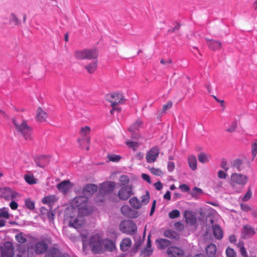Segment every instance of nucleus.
<instances>
[{"mask_svg": "<svg viewBox=\"0 0 257 257\" xmlns=\"http://www.w3.org/2000/svg\"><path fill=\"white\" fill-rule=\"evenodd\" d=\"M167 254L170 257H204L202 254H197L194 256H185L182 249L176 247H169L167 249Z\"/></svg>", "mask_w": 257, "mask_h": 257, "instance_id": "10", "label": "nucleus"}, {"mask_svg": "<svg viewBox=\"0 0 257 257\" xmlns=\"http://www.w3.org/2000/svg\"><path fill=\"white\" fill-rule=\"evenodd\" d=\"M199 161L201 163H208L211 159V155L205 153H200L198 156Z\"/></svg>", "mask_w": 257, "mask_h": 257, "instance_id": "23", "label": "nucleus"}, {"mask_svg": "<svg viewBox=\"0 0 257 257\" xmlns=\"http://www.w3.org/2000/svg\"><path fill=\"white\" fill-rule=\"evenodd\" d=\"M21 194L9 187H0V197L6 200L17 199L21 197Z\"/></svg>", "mask_w": 257, "mask_h": 257, "instance_id": "8", "label": "nucleus"}, {"mask_svg": "<svg viewBox=\"0 0 257 257\" xmlns=\"http://www.w3.org/2000/svg\"><path fill=\"white\" fill-rule=\"evenodd\" d=\"M14 123L16 129L20 132L26 140L31 139V128L27 125L26 121L21 118L14 120Z\"/></svg>", "mask_w": 257, "mask_h": 257, "instance_id": "4", "label": "nucleus"}, {"mask_svg": "<svg viewBox=\"0 0 257 257\" xmlns=\"http://www.w3.org/2000/svg\"><path fill=\"white\" fill-rule=\"evenodd\" d=\"M155 187L157 190H160L163 188V185L159 181L155 184Z\"/></svg>", "mask_w": 257, "mask_h": 257, "instance_id": "60", "label": "nucleus"}, {"mask_svg": "<svg viewBox=\"0 0 257 257\" xmlns=\"http://www.w3.org/2000/svg\"><path fill=\"white\" fill-rule=\"evenodd\" d=\"M188 162L189 167L192 170H195L197 168V160L196 157L190 155L188 158Z\"/></svg>", "mask_w": 257, "mask_h": 257, "instance_id": "27", "label": "nucleus"}, {"mask_svg": "<svg viewBox=\"0 0 257 257\" xmlns=\"http://www.w3.org/2000/svg\"><path fill=\"white\" fill-rule=\"evenodd\" d=\"M92 60L91 62L85 66V69L89 73H93L97 69V60L96 58L91 59Z\"/></svg>", "mask_w": 257, "mask_h": 257, "instance_id": "21", "label": "nucleus"}, {"mask_svg": "<svg viewBox=\"0 0 257 257\" xmlns=\"http://www.w3.org/2000/svg\"><path fill=\"white\" fill-rule=\"evenodd\" d=\"M251 152L252 158L253 160L255 158L257 155V139L254 140L251 143Z\"/></svg>", "mask_w": 257, "mask_h": 257, "instance_id": "34", "label": "nucleus"}, {"mask_svg": "<svg viewBox=\"0 0 257 257\" xmlns=\"http://www.w3.org/2000/svg\"><path fill=\"white\" fill-rule=\"evenodd\" d=\"M46 257H62L61 255V253L58 249L53 248L52 250L49 251V253H47ZM63 257H65L64 256Z\"/></svg>", "mask_w": 257, "mask_h": 257, "instance_id": "33", "label": "nucleus"}, {"mask_svg": "<svg viewBox=\"0 0 257 257\" xmlns=\"http://www.w3.org/2000/svg\"><path fill=\"white\" fill-rule=\"evenodd\" d=\"M107 158L109 161L117 162L120 160L121 157L118 155L109 154L107 156Z\"/></svg>", "mask_w": 257, "mask_h": 257, "instance_id": "36", "label": "nucleus"}, {"mask_svg": "<svg viewBox=\"0 0 257 257\" xmlns=\"http://www.w3.org/2000/svg\"><path fill=\"white\" fill-rule=\"evenodd\" d=\"M16 240L20 243H24L26 241V239L22 233L17 234L16 236Z\"/></svg>", "mask_w": 257, "mask_h": 257, "instance_id": "47", "label": "nucleus"}, {"mask_svg": "<svg viewBox=\"0 0 257 257\" xmlns=\"http://www.w3.org/2000/svg\"><path fill=\"white\" fill-rule=\"evenodd\" d=\"M212 231L213 235L216 239H221L223 237V230L220 226L218 225H213Z\"/></svg>", "mask_w": 257, "mask_h": 257, "instance_id": "20", "label": "nucleus"}, {"mask_svg": "<svg viewBox=\"0 0 257 257\" xmlns=\"http://www.w3.org/2000/svg\"><path fill=\"white\" fill-rule=\"evenodd\" d=\"M217 177L220 179H225L227 177V171L225 170H219L217 173Z\"/></svg>", "mask_w": 257, "mask_h": 257, "instance_id": "44", "label": "nucleus"}, {"mask_svg": "<svg viewBox=\"0 0 257 257\" xmlns=\"http://www.w3.org/2000/svg\"><path fill=\"white\" fill-rule=\"evenodd\" d=\"M108 100L111 104L113 109L110 110V113L112 114L113 111L116 109L115 106L117 104L121 103L123 100V96L121 93L118 92H114L111 93L108 96Z\"/></svg>", "mask_w": 257, "mask_h": 257, "instance_id": "11", "label": "nucleus"}, {"mask_svg": "<svg viewBox=\"0 0 257 257\" xmlns=\"http://www.w3.org/2000/svg\"><path fill=\"white\" fill-rule=\"evenodd\" d=\"M237 126V123L236 122H233L231 125L227 129V131L229 132H233L235 131Z\"/></svg>", "mask_w": 257, "mask_h": 257, "instance_id": "50", "label": "nucleus"}, {"mask_svg": "<svg viewBox=\"0 0 257 257\" xmlns=\"http://www.w3.org/2000/svg\"><path fill=\"white\" fill-rule=\"evenodd\" d=\"M115 187V184L113 182H105L100 185L98 195L97 197V201H102L104 196L107 193L113 190Z\"/></svg>", "mask_w": 257, "mask_h": 257, "instance_id": "7", "label": "nucleus"}, {"mask_svg": "<svg viewBox=\"0 0 257 257\" xmlns=\"http://www.w3.org/2000/svg\"><path fill=\"white\" fill-rule=\"evenodd\" d=\"M156 201L155 200H154L153 201V204H152V208H151V211H150V215H152L154 211H155V207H156Z\"/></svg>", "mask_w": 257, "mask_h": 257, "instance_id": "63", "label": "nucleus"}, {"mask_svg": "<svg viewBox=\"0 0 257 257\" xmlns=\"http://www.w3.org/2000/svg\"><path fill=\"white\" fill-rule=\"evenodd\" d=\"M25 181L29 184L32 185L37 184L38 180L31 173H28L24 176Z\"/></svg>", "mask_w": 257, "mask_h": 257, "instance_id": "26", "label": "nucleus"}, {"mask_svg": "<svg viewBox=\"0 0 257 257\" xmlns=\"http://www.w3.org/2000/svg\"><path fill=\"white\" fill-rule=\"evenodd\" d=\"M249 181V177L245 174L233 173L231 174L229 183L232 193H240L239 187H243Z\"/></svg>", "mask_w": 257, "mask_h": 257, "instance_id": "3", "label": "nucleus"}, {"mask_svg": "<svg viewBox=\"0 0 257 257\" xmlns=\"http://www.w3.org/2000/svg\"><path fill=\"white\" fill-rule=\"evenodd\" d=\"M141 123L140 122H136L129 128V131L131 132H135L136 130H138V127L141 125Z\"/></svg>", "mask_w": 257, "mask_h": 257, "instance_id": "48", "label": "nucleus"}, {"mask_svg": "<svg viewBox=\"0 0 257 257\" xmlns=\"http://www.w3.org/2000/svg\"><path fill=\"white\" fill-rule=\"evenodd\" d=\"M11 21L14 22L15 24H18L19 23L18 19L13 14L11 15Z\"/></svg>", "mask_w": 257, "mask_h": 257, "instance_id": "58", "label": "nucleus"}, {"mask_svg": "<svg viewBox=\"0 0 257 257\" xmlns=\"http://www.w3.org/2000/svg\"><path fill=\"white\" fill-rule=\"evenodd\" d=\"M121 212L125 216L130 218H135L137 217V212L132 210L128 206L123 205L121 208Z\"/></svg>", "mask_w": 257, "mask_h": 257, "instance_id": "16", "label": "nucleus"}, {"mask_svg": "<svg viewBox=\"0 0 257 257\" xmlns=\"http://www.w3.org/2000/svg\"><path fill=\"white\" fill-rule=\"evenodd\" d=\"M167 168L169 172H172L175 169V164L172 162H169L167 165Z\"/></svg>", "mask_w": 257, "mask_h": 257, "instance_id": "51", "label": "nucleus"}, {"mask_svg": "<svg viewBox=\"0 0 257 257\" xmlns=\"http://www.w3.org/2000/svg\"><path fill=\"white\" fill-rule=\"evenodd\" d=\"M25 205L26 207L30 210H33L35 208L34 202L29 199H27L25 200Z\"/></svg>", "mask_w": 257, "mask_h": 257, "instance_id": "43", "label": "nucleus"}, {"mask_svg": "<svg viewBox=\"0 0 257 257\" xmlns=\"http://www.w3.org/2000/svg\"><path fill=\"white\" fill-rule=\"evenodd\" d=\"M164 235L166 237L171 238H176L178 237L177 233L171 230H166L164 233Z\"/></svg>", "mask_w": 257, "mask_h": 257, "instance_id": "38", "label": "nucleus"}, {"mask_svg": "<svg viewBox=\"0 0 257 257\" xmlns=\"http://www.w3.org/2000/svg\"><path fill=\"white\" fill-rule=\"evenodd\" d=\"M47 113L42 108L39 107L36 111V118L40 122L45 121L47 118Z\"/></svg>", "mask_w": 257, "mask_h": 257, "instance_id": "19", "label": "nucleus"}, {"mask_svg": "<svg viewBox=\"0 0 257 257\" xmlns=\"http://www.w3.org/2000/svg\"><path fill=\"white\" fill-rule=\"evenodd\" d=\"M131 244L132 241L130 238H124L121 242L120 248L122 251H126L130 248Z\"/></svg>", "mask_w": 257, "mask_h": 257, "instance_id": "24", "label": "nucleus"}, {"mask_svg": "<svg viewBox=\"0 0 257 257\" xmlns=\"http://www.w3.org/2000/svg\"><path fill=\"white\" fill-rule=\"evenodd\" d=\"M125 144L128 147L133 149L134 151H135L140 145L137 142L133 141H126Z\"/></svg>", "mask_w": 257, "mask_h": 257, "instance_id": "39", "label": "nucleus"}, {"mask_svg": "<svg viewBox=\"0 0 257 257\" xmlns=\"http://www.w3.org/2000/svg\"><path fill=\"white\" fill-rule=\"evenodd\" d=\"M119 182L121 185H124L129 182V178L126 175H122L120 177Z\"/></svg>", "mask_w": 257, "mask_h": 257, "instance_id": "45", "label": "nucleus"}, {"mask_svg": "<svg viewBox=\"0 0 257 257\" xmlns=\"http://www.w3.org/2000/svg\"><path fill=\"white\" fill-rule=\"evenodd\" d=\"M1 257H13L14 248L13 244L10 242H6L1 247Z\"/></svg>", "mask_w": 257, "mask_h": 257, "instance_id": "12", "label": "nucleus"}, {"mask_svg": "<svg viewBox=\"0 0 257 257\" xmlns=\"http://www.w3.org/2000/svg\"><path fill=\"white\" fill-rule=\"evenodd\" d=\"M252 196V191L250 186L247 187L246 191L244 195L240 198L241 201L243 202L248 201Z\"/></svg>", "mask_w": 257, "mask_h": 257, "instance_id": "28", "label": "nucleus"}, {"mask_svg": "<svg viewBox=\"0 0 257 257\" xmlns=\"http://www.w3.org/2000/svg\"><path fill=\"white\" fill-rule=\"evenodd\" d=\"M47 217L50 221H53L54 219V214L53 211L50 210L47 213Z\"/></svg>", "mask_w": 257, "mask_h": 257, "instance_id": "55", "label": "nucleus"}, {"mask_svg": "<svg viewBox=\"0 0 257 257\" xmlns=\"http://www.w3.org/2000/svg\"><path fill=\"white\" fill-rule=\"evenodd\" d=\"M10 206L12 209L16 210L18 208V205L16 202L13 201L10 203Z\"/></svg>", "mask_w": 257, "mask_h": 257, "instance_id": "57", "label": "nucleus"}, {"mask_svg": "<svg viewBox=\"0 0 257 257\" xmlns=\"http://www.w3.org/2000/svg\"><path fill=\"white\" fill-rule=\"evenodd\" d=\"M120 230L127 234H133L137 230L136 224L131 220H125L121 222L120 224Z\"/></svg>", "mask_w": 257, "mask_h": 257, "instance_id": "9", "label": "nucleus"}, {"mask_svg": "<svg viewBox=\"0 0 257 257\" xmlns=\"http://www.w3.org/2000/svg\"><path fill=\"white\" fill-rule=\"evenodd\" d=\"M255 233L253 228L249 225H244L243 227L241 235L243 238H248L252 236Z\"/></svg>", "mask_w": 257, "mask_h": 257, "instance_id": "17", "label": "nucleus"}, {"mask_svg": "<svg viewBox=\"0 0 257 257\" xmlns=\"http://www.w3.org/2000/svg\"><path fill=\"white\" fill-rule=\"evenodd\" d=\"M180 214V211L178 210L175 209L169 213V217L171 219H174L179 217Z\"/></svg>", "mask_w": 257, "mask_h": 257, "instance_id": "41", "label": "nucleus"}, {"mask_svg": "<svg viewBox=\"0 0 257 257\" xmlns=\"http://www.w3.org/2000/svg\"><path fill=\"white\" fill-rule=\"evenodd\" d=\"M97 190V186L89 184L86 185L82 191L83 196L74 198L70 205L65 210L64 220L70 227L76 229L81 228L84 224V216L91 212L88 207L87 199Z\"/></svg>", "mask_w": 257, "mask_h": 257, "instance_id": "1", "label": "nucleus"}, {"mask_svg": "<svg viewBox=\"0 0 257 257\" xmlns=\"http://www.w3.org/2000/svg\"><path fill=\"white\" fill-rule=\"evenodd\" d=\"M164 198L166 200H170L171 199V193L169 191L166 192L164 195Z\"/></svg>", "mask_w": 257, "mask_h": 257, "instance_id": "62", "label": "nucleus"}, {"mask_svg": "<svg viewBox=\"0 0 257 257\" xmlns=\"http://www.w3.org/2000/svg\"><path fill=\"white\" fill-rule=\"evenodd\" d=\"M156 243L157 247L160 249L165 248L170 244L168 240L163 238L157 239Z\"/></svg>", "mask_w": 257, "mask_h": 257, "instance_id": "22", "label": "nucleus"}, {"mask_svg": "<svg viewBox=\"0 0 257 257\" xmlns=\"http://www.w3.org/2000/svg\"><path fill=\"white\" fill-rule=\"evenodd\" d=\"M179 188L183 192H188L190 190L189 187L186 184H181L179 186Z\"/></svg>", "mask_w": 257, "mask_h": 257, "instance_id": "53", "label": "nucleus"}, {"mask_svg": "<svg viewBox=\"0 0 257 257\" xmlns=\"http://www.w3.org/2000/svg\"><path fill=\"white\" fill-rule=\"evenodd\" d=\"M90 131L91 128L88 126H82L80 129L79 134L83 138L78 139V142L80 146L86 150H89V145L90 141L89 135L90 133Z\"/></svg>", "mask_w": 257, "mask_h": 257, "instance_id": "5", "label": "nucleus"}, {"mask_svg": "<svg viewBox=\"0 0 257 257\" xmlns=\"http://www.w3.org/2000/svg\"><path fill=\"white\" fill-rule=\"evenodd\" d=\"M58 189L63 194H66L73 187V184L69 180H65L58 184Z\"/></svg>", "mask_w": 257, "mask_h": 257, "instance_id": "15", "label": "nucleus"}, {"mask_svg": "<svg viewBox=\"0 0 257 257\" xmlns=\"http://www.w3.org/2000/svg\"><path fill=\"white\" fill-rule=\"evenodd\" d=\"M160 150L158 147H154L151 149L146 154V161L149 163L155 162L158 158Z\"/></svg>", "mask_w": 257, "mask_h": 257, "instance_id": "13", "label": "nucleus"}, {"mask_svg": "<svg viewBox=\"0 0 257 257\" xmlns=\"http://www.w3.org/2000/svg\"><path fill=\"white\" fill-rule=\"evenodd\" d=\"M203 194V192L202 189L195 187L191 193V195L192 197L195 199H198L201 195Z\"/></svg>", "mask_w": 257, "mask_h": 257, "instance_id": "32", "label": "nucleus"}, {"mask_svg": "<svg viewBox=\"0 0 257 257\" xmlns=\"http://www.w3.org/2000/svg\"><path fill=\"white\" fill-rule=\"evenodd\" d=\"M214 98L215 99V100L220 104V105H221V106L222 107H224V104H225V103H224V100H220V99H218L215 96H214Z\"/></svg>", "mask_w": 257, "mask_h": 257, "instance_id": "61", "label": "nucleus"}, {"mask_svg": "<svg viewBox=\"0 0 257 257\" xmlns=\"http://www.w3.org/2000/svg\"><path fill=\"white\" fill-rule=\"evenodd\" d=\"M57 200V198L54 195L47 196L43 198L42 202L44 204L51 205Z\"/></svg>", "mask_w": 257, "mask_h": 257, "instance_id": "31", "label": "nucleus"}, {"mask_svg": "<svg viewBox=\"0 0 257 257\" xmlns=\"http://www.w3.org/2000/svg\"><path fill=\"white\" fill-rule=\"evenodd\" d=\"M142 177L143 178V179L145 180L146 181H147L148 183H151V178L150 177V176L146 174H142Z\"/></svg>", "mask_w": 257, "mask_h": 257, "instance_id": "56", "label": "nucleus"}, {"mask_svg": "<svg viewBox=\"0 0 257 257\" xmlns=\"http://www.w3.org/2000/svg\"><path fill=\"white\" fill-rule=\"evenodd\" d=\"M172 103L171 101H168L166 104H164L163 106V111H165L168 109L172 107Z\"/></svg>", "mask_w": 257, "mask_h": 257, "instance_id": "52", "label": "nucleus"}, {"mask_svg": "<svg viewBox=\"0 0 257 257\" xmlns=\"http://www.w3.org/2000/svg\"><path fill=\"white\" fill-rule=\"evenodd\" d=\"M240 208L242 210L245 212H247L250 210V206L246 204L241 203Z\"/></svg>", "mask_w": 257, "mask_h": 257, "instance_id": "49", "label": "nucleus"}, {"mask_svg": "<svg viewBox=\"0 0 257 257\" xmlns=\"http://www.w3.org/2000/svg\"><path fill=\"white\" fill-rule=\"evenodd\" d=\"M174 226H175V228L178 230H182L183 228V224L179 222H176V223H175Z\"/></svg>", "mask_w": 257, "mask_h": 257, "instance_id": "59", "label": "nucleus"}, {"mask_svg": "<svg viewBox=\"0 0 257 257\" xmlns=\"http://www.w3.org/2000/svg\"><path fill=\"white\" fill-rule=\"evenodd\" d=\"M220 167L226 171H227V170H228V168L227 167V162L225 159L222 160L220 163Z\"/></svg>", "mask_w": 257, "mask_h": 257, "instance_id": "54", "label": "nucleus"}, {"mask_svg": "<svg viewBox=\"0 0 257 257\" xmlns=\"http://www.w3.org/2000/svg\"><path fill=\"white\" fill-rule=\"evenodd\" d=\"M184 217L186 223L193 225L196 222V217L192 212L189 210H186L184 212Z\"/></svg>", "mask_w": 257, "mask_h": 257, "instance_id": "18", "label": "nucleus"}, {"mask_svg": "<svg viewBox=\"0 0 257 257\" xmlns=\"http://www.w3.org/2000/svg\"><path fill=\"white\" fill-rule=\"evenodd\" d=\"M77 59H91L97 58L98 54L95 49H84L76 51L74 54Z\"/></svg>", "mask_w": 257, "mask_h": 257, "instance_id": "6", "label": "nucleus"}, {"mask_svg": "<svg viewBox=\"0 0 257 257\" xmlns=\"http://www.w3.org/2000/svg\"><path fill=\"white\" fill-rule=\"evenodd\" d=\"M150 171L155 175L161 176L163 174L162 171L160 169L151 168Z\"/></svg>", "mask_w": 257, "mask_h": 257, "instance_id": "42", "label": "nucleus"}, {"mask_svg": "<svg viewBox=\"0 0 257 257\" xmlns=\"http://www.w3.org/2000/svg\"><path fill=\"white\" fill-rule=\"evenodd\" d=\"M47 245L44 242H38L36 245L35 251L37 253H41L46 250Z\"/></svg>", "mask_w": 257, "mask_h": 257, "instance_id": "29", "label": "nucleus"}, {"mask_svg": "<svg viewBox=\"0 0 257 257\" xmlns=\"http://www.w3.org/2000/svg\"><path fill=\"white\" fill-rule=\"evenodd\" d=\"M171 62H172V61H171V60L170 59H168V60H165L164 59H162L161 61V63L162 64H164V65L169 64L171 63Z\"/></svg>", "mask_w": 257, "mask_h": 257, "instance_id": "64", "label": "nucleus"}, {"mask_svg": "<svg viewBox=\"0 0 257 257\" xmlns=\"http://www.w3.org/2000/svg\"><path fill=\"white\" fill-rule=\"evenodd\" d=\"M207 45L212 50H218L221 48V43L220 42L212 40H208Z\"/></svg>", "mask_w": 257, "mask_h": 257, "instance_id": "30", "label": "nucleus"}, {"mask_svg": "<svg viewBox=\"0 0 257 257\" xmlns=\"http://www.w3.org/2000/svg\"><path fill=\"white\" fill-rule=\"evenodd\" d=\"M150 194L148 191H146L145 194L143 195L141 197V202L143 205H146L150 200Z\"/></svg>", "mask_w": 257, "mask_h": 257, "instance_id": "37", "label": "nucleus"}, {"mask_svg": "<svg viewBox=\"0 0 257 257\" xmlns=\"http://www.w3.org/2000/svg\"><path fill=\"white\" fill-rule=\"evenodd\" d=\"M0 217L4 219H9L10 217V214L8 212V209L7 208H3L1 210Z\"/></svg>", "mask_w": 257, "mask_h": 257, "instance_id": "40", "label": "nucleus"}, {"mask_svg": "<svg viewBox=\"0 0 257 257\" xmlns=\"http://www.w3.org/2000/svg\"><path fill=\"white\" fill-rule=\"evenodd\" d=\"M153 252V249L151 248V243L149 236H148L147 246L145 248L144 253L145 255L149 256Z\"/></svg>", "mask_w": 257, "mask_h": 257, "instance_id": "35", "label": "nucleus"}, {"mask_svg": "<svg viewBox=\"0 0 257 257\" xmlns=\"http://www.w3.org/2000/svg\"><path fill=\"white\" fill-rule=\"evenodd\" d=\"M82 237L83 249L84 251L87 250L89 245L91 247L92 251L94 253H102L105 250L113 251L115 248L114 243L109 239L102 240L99 234H95L92 236L89 240H87V236L81 233Z\"/></svg>", "mask_w": 257, "mask_h": 257, "instance_id": "2", "label": "nucleus"}, {"mask_svg": "<svg viewBox=\"0 0 257 257\" xmlns=\"http://www.w3.org/2000/svg\"><path fill=\"white\" fill-rule=\"evenodd\" d=\"M226 253L227 257H235L236 255L234 250L231 248H227L226 250Z\"/></svg>", "mask_w": 257, "mask_h": 257, "instance_id": "46", "label": "nucleus"}, {"mask_svg": "<svg viewBox=\"0 0 257 257\" xmlns=\"http://www.w3.org/2000/svg\"><path fill=\"white\" fill-rule=\"evenodd\" d=\"M129 202L131 206L135 209H140L143 206L141 201L135 197L131 198Z\"/></svg>", "mask_w": 257, "mask_h": 257, "instance_id": "25", "label": "nucleus"}, {"mask_svg": "<svg viewBox=\"0 0 257 257\" xmlns=\"http://www.w3.org/2000/svg\"><path fill=\"white\" fill-rule=\"evenodd\" d=\"M133 194V188L131 185H127L122 187L118 192V197L121 200L127 199Z\"/></svg>", "mask_w": 257, "mask_h": 257, "instance_id": "14", "label": "nucleus"}]
</instances>
